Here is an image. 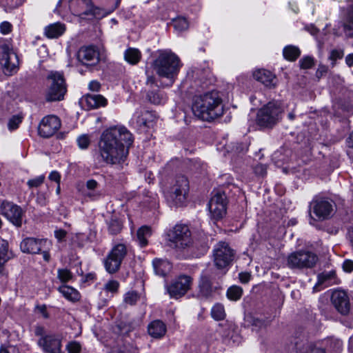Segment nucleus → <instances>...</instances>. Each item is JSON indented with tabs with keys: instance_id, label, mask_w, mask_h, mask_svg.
Listing matches in <instances>:
<instances>
[{
	"instance_id": "44",
	"label": "nucleus",
	"mask_w": 353,
	"mask_h": 353,
	"mask_svg": "<svg viewBox=\"0 0 353 353\" xmlns=\"http://www.w3.org/2000/svg\"><path fill=\"white\" fill-rule=\"evenodd\" d=\"M72 274L71 272L68 269H59L58 270V278L63 283L68 282L72 279Z\"/></svg>"
},
{
	"instance_id": "56",
	"label": "nucleus",
	"mask_w": 353,
	"mask_h": 353,
	"mask_svg": "<svg viewBox=\"0 0 353 353\" xmlns=\"http://www.w3.org/2000/svg\"><path fill=\"white\" fill-rule=\"evenodd\" d=\"M343 53L342 51L338 50H333L330 52V59L332 61H336L338 59H341L343 57Z\"/></svg>"
},
{
	"instance_id": "11",
	"label": "nucleus",
	"mask_w": 353,
	"mask_h": 353,
	"mask_svg": "<svg viewBox=\"0 0 353 353\" xmlns=\"http://www.w3.org/2000/svg\"><path fill=\"white\" fill-rule=\"evenodd\" d=\"M235 252L225 241L219 242L213 250L214 263L219 269H223L228 266L233 261Z\"/></svg>"
},
{
	"instance_id": "7",
	"label": "nucleus",
	"mask_w": 353,
	"mask_h": 353,
	"mask_svg": "<svg viewBox=\"0 0 353 353\" xmlns=\"http://www.w3.org/2000/svg\"><path fill=\"white\" fill-rule=\"evenodd\" d=\"M318 256L307 250H300L290 254L287 258V265L291 269H311L316 266Z\"/></svg>"
},
{
	"instance_id": "45",
	"label": "nucleus",
	"mask_w": 353,
	"mask_h": 353,
	"mask_svg": "<svg viewBox=\"0 0 353 353\" xmlns=\"http://www.w3.org/2000/svg\"><path fill=\"white\" fill-rule=\"evenodd\" d=\"M300 67L302 69H309L314 65V59L311 57L307 56L302 58L299 61Z\"/></svg>"
},
{
	"instance_id": "38",
	"label": "nucleus",
	"mask_w": 353,
	"mask_h": 353,
	"mask_svg": "<svg viewBox=\"0 0 353 353\" xmlns=\"http://www.w3.org/2000/svg\"><path fill=\"white\" fill-rule=\"evenodd\" d=\"M284 57L291 61H295L300 55V50L294 46H288L283 49Z\"/></svg>"
},
{
	"instance_id": "42",
	"label": "nucleus",
	"mask_w": 353,
	"mask_h": 353,
	"mask_svg": "<svg viewBox=\"0 0 353 353\" xmlns=\"http://www.w3.org/2000/svg\"><path fill=\"white\" fill-rule=\"evenodd\" d=\"M212 316L216 321H220L225 317V310L222 305H214L211 311Z\"/></svg>"
},
{
	"instance_id": "51",
	"label": "nucleus",
	"mask_w": 353,
	"mask_h": 353,
	"mask_svg": "<svg viewBox=\"0 0 353 353\" xmlns=\"http://www.w3.org/2000/svg\"><path fill=\"white\" fill-rule=\"evenodd\" d=\"M254 173L260 176H264L267 174V165L261 163H258L253 168Z\"/></svg>"
},
{
	"instance_id": "2",
	"label": "nucleus",
	"mask_w": 353,
	"mask_h": 353,
	"mask_svg": "<svg viewBox=\"0 0 353 353\" xmlns=\"http://www.w3.org/2000/svg\"><path fill=\"white\" fill-rule=\"evenodd\" d=\"M192 110L195 117L208 121L221 117L224 111L222 99L215 90L194 96Z\"/></svg>"
},
{
	"instance_id": "63",
	"label": "nucleus",
	"mask_w": 353,
	"mask_h": 353,
	"mask_svg": "<svg viewBox=\"0 0 353 353\" xmlns=\"http://www.w3.org/2000/svg\"><path fill=\"white\" fill-rule=\"evenodd\" d=\"M101 88V84L97 81H92L89 83V88L92 91H99Z\"/></svg>"
},
{
	"instance_id": "23",
	"label": "nucleus",
	"mask_w": 353,
	"mask_h": 353,
	"mask_svg": "<svg viewBox=\"0 0 353 353\" xmlns=\"http://www.w3.org/2000/svg\"><path fill=\"white\" fill-rule=\"evenodd\" d=\"M341 346V342L338 340L325 339L316 343L314 353H339Z\"/></svg>"
},
{
	"instance_id": "12",
	"label": "nucleus",
	"mask_w": 353,
	"mask_h": 353,
	"mask_svg": "<svg viewBox=\"0 0 353 353\" xmlns=\"http://www.w3.org/2000/svg\"><path fill=\"white\" fill-rule=\"evenodd\" d=\"M192 281L190 276L179 275L170 285H167V292L171 298H181L190 290Z\"/></svg>"
},
{
	"instance_id": "9",
	"label": "nucleus",
	"mask_w": 353,
	"mask_h": 353,
	"mask_svg": "<svg viewBox=\"0 0 353 353\" xmlns=\"http://www.w3.org/2000/svg\"><path fill=\"white\" fill-rule=\"evenodd\" d=\"M72 13L81 19H92L102 16L100 8L95 7L91 0H69Z\"/></svg>"
},
{
	"instance_id": "22",
	"label": "nucleus",
	"mask_w": 353,
	"mask_h": 353,
	"mask_svg": "<svg viewBox=\"0 0 353 353\" xmlns=\"http://www.w3.org/2000/svg\"><path fill=\"white\" fill-rule=\"evenodd\" d=\"M46 243V241L43 239L28 237L21 241L20 248L24 253L37 254L42 250Z\"/></svg>"
},
{
	"instance_id": "19",
	"label": "nucleus",
	"mask_w": 353,
	"mask_h": 353,
	"mask_svg": "<svg viewBox=\"0 0 353 353\" xmlns=\"http://www.w3.org/2000/svg\"><path fill=\"white\" fill-rule=\"evenodd\" d=\"M310 207V212H313L319 220L328 219L333 211L332 203L323 199H314Z\"/></svg>"
},
{
	"instance_id": "3",
	"label": "nucleus",
	"mask_w": 353,
	"mask_h": 353,
	"mask_svg": "<svg viewBox=\"0 0 353 353\" xmlns=\"http://www.w3.org/2000/svg\"><path fill=\"white\" fill-rule=\"evenodd\" d=\"M159 78L165 79L159 86L170 87L173 85L179 72L181 63L179 57L171 50H159L157 58L152 64Z\"/></svg>"
},
{
	"instance_id": "30",
	"label": "nucleus",
	"mask_w": 353,
	"mask_h": 353,
	"mask_svg": "<svg viewBox=\"0 0 353 353\" xmlns=\"http://www.w3.org/2000/svg\"><path fill=\"white\" fill-rule=\"evenodd\" d=\"M152 264L156 274L161 276H165L172 268L170 262L164 259H155Z\"/></svg>"
},
{
	"instance_id": "14",
	"label": "nucleus",
	"mask_w": 353,
	"mask_h": 353,
	"mask_svg": "<svg viewBox=\"0 0 353 353\" xmlns=\"http://www.w3.org/2000/svg\"><path fill=\"white\" fill-rule=\"evenodd\" d=\"M77 61L87 68L96 66L100 61V54L94 46H81L76 54Z\"/></svg>"
},
{
	"instance_id": "36",
	"label": "nucleus",
	"mask_w": 353,
	"mask_h": 353,
	"mask_svg": "<svg viewBox=\"0 0 353 353\" xmlns=\"http://www.w3.org/2000/svg\"><path fill=\"white\" fill-rule=\"evenodd\" d=\"M343 26L346 36L353 37V9L347 11Z\"/></svg>"
},
{
	"instance_id": "40",
	"label": "nucleus",
	"mask_w": 353,
	"mask_h": 353,
	"mask_svg": "<svg viewBox=\"0 0 353 353\" xmlns=\"http://www.w3.org/2000/svg\"><path fill=\"white\" fill-rule=\"evenodd\" d=\"M243 290L241 287L233 285L227 291V296L232 301H237L241 299Z\"/></svg>"
},
{
	"instance_id": "58",
	"label": "nucleus",
	"mask_w": 353,
	"mask_h": 353,
	"mask_svg": "<svg viewBox=\"0 0 353 353\" xmlns=\"http://www.w3.org/2000/svg\"><path fill=\"white\" fill-rule=\"evenodd\" d=\"M85 195L90 198L92 200H97L98 199H99L102 194L99 192V191H96V190H94V191H90L89 190V192L88 193L85 194Z\"/></svg>"
},
{
	"instance_id": "24",
	"label": "nucleus",
	"mask_w": 353,
	"mask_h": 353,
	"mask_svg": "<svg viewBox=\"0 0 353 353\" xmlns=\"http://www.w3.org/2000/svg\"><path fill=\"white\" fill-rule=\"evenodd\" d=\"M254 78L269 88L276 85L275 76L266 70H258L253 73Z\"/></svg>"
},
{
	"instance_id": "6",
	"label": "nucleus",
	"mask_w": 353,
	"mask_h": 353,
	"mask_svg": "<svg viewBox=\"0 0 353 353\" xmlns=\"http://www.w3.org/2000/svg\"><path fill=\"white\" fill-rule=\"evenodd\" d=\"M189 190V181L184 175L176 176L166 192V198L172 205H183Z\"/></svg>"
},
{
	"instance_id": "52",
	"label": "nucleus",
	"mask_w": 353,
	"mask_h": 353,
	"mask_svg": "<svg viewBox=\"0 0 353 353\" xmlns=\"http://www.w3.org/2000/svg\"><path fill=\"white\" fill-rule=\"evenodd\" d=\"M116 329L117 330H115V332L121 334H125L131 331L132 327L130 325H126V323L121 322L117 325Z\"/></svg>"
},
{
	"instance_id": "57",
	"label": "nucleus",
	"mask_w": 353,
	"mask_h": 353,
	"mask_svg": "<svg viewBox=\"0 0 353 353\" xmlns=\"http://www.w3.org/2000/svg\"><path fill=\"white\" fill-rule=\"evenodd\" d=\"M98 185V183L97 182V181L94 179H90L86 182V188L88 190L90 191L95 190L97 188Z\"/></svg>"
},
{
	"instance_id": "25",
	"label": "nucleus",
	"mask_w": 353,
	"mask_h": 353,
	"mask_svg": "<svg viewBox=\"0 0 353 353\" xmlns=\"http://www.w3.org/2000/svg\"><path fill=\"white\" fill-rule=\"evenodd\" d=\"M166 331V325L161 320H154L148 325V332L154 339L162 338Z\"/></svg>"
},
{
	"instance_id": "50",
	"label": "nucleus",
	"mask_w": 353,
	"mask_h": 353,
	"mask_svg": "<svg viewBox=\"0 0 353 353\" xmlns=\"http://www.w3.org/2000/svg\"><path fill=\"white\" fill-rule=\"evenodd\" d=\"M77 142L80 148L86 149L90 143V139L88 135L83 134L78 138Z\"/></svg>"
},
{
	"instance_id": "16",
	"label": "nucleus",
	"mask_w": 353,
	"mask_h": 353,
	"mask_svg": "<svg viewBox=\"0 0 353 353\" xmlns=\"http://www.w3.org/2000/svg\"><path fill=\"white\" fill-rule=\"evenodd\" d=\"M1 49L2 57L0 63L3 71L6 75H12L13 72H16L17 68V56L8 45H3Z\"/></svg>"
},
{
	"instance_id": "28",
	"label": "nucleus",
	"mask_w": 353,
	"mask_h": 353,
	"mask_svg": "<svg viewBox=\"0 0 353 353\" xmlns=\"http://www.w3.org/2000/svg\"><path fill=\"white\" fill-rule=\"evenodd\" d=\"M65 31V26L61 23H54L48 26L45 28V34L48 38H57Z\"/></svg>"
},
{
	"instance_id": "13",
	"label": "nucleus",
	"mask_w": 353,
	"mask_h": 353,
	"mask_svg": "<svg viewBox=\"0 0 353 353\" xmlns=\"http://www.w3.org/2000/svg\"><path fill=\"white\" fill-rule=\"evenodd\" d=\"M228 199L225 192L216 191L210 199L208 208L213 219L219 220L226 214Z\"/></svg>"
},
{
	"instance_id": "27",
	"label": "nucleus",
	"mask_w": 353,
	"mask_h": 353,
	"mask_svg": "<svg viewBox=\"0 0 353 353\" xmlns=\"http://www.w3.org/2000/svg\"><path fill=\"white\" fill-rule=\"evenodd\" d=\"M83 102H85L89 108H98L107 104L106 99L100 94H87Z\"/></svg>"
},
{
	"instance_id": "61",
	"label": "nucleus",
	"mask_w": 353,
	"mask_h": 353,
	"mask_svg": "<svg viewBox=\"0 0 353 353\" xmlns=\"http://www.w3.org/2000/svg\"><path fill=\"white\" fill-rule=\"evenodd\" d=\"M343 270L347 272H350L353 270V261L351 260H345L343 264Z\"/></svg>"
},
{
	"instance_id": "26",
	"label": "nucleus",
	"mask_w": 353,
	"mask_h": 353,
	"mask_svg": "<svg viewBox=\"0 0 353 353\" xmlns=\"http://www.w3.org/2000/svg\"><path fill=\"white\" fill-rule=\"evenodd\" d=\"M199 296L208 299L210 297L213 293V288L212 282L208 276H202L200 279L199 284Z\"/></svg>"
},
{
	"instance_id": "48",
	"label": "nucleus",
	"mask_w": 353,
	"mask_h": 353,
	"mask_svg": "<svg viewBox=\"0 0 353 353\" xmlns=\"http://www.w3.org/2000/svg\"><path fill=\"white\" fill-rule=\"evenodd\" d=\"M21 121H22L21 117H19L17 115L13 116L8 121V128L10 130L17 129L18 128L19 125L21 123Z\"/></svg>"
},
{
	"instance_id": "18",
	"label": "nucleus",
	"mask_w": 353,
	"mask_h": 353,
	"mask_svg": "<svg viewBox=\"0 0 353 353\" xmlns=\"http://www.w3.org/2000/svg\"><path fill=\"white\" fill-rule=\"evenodd\" d=\"M61 127L60 119L54 115H49L43 118L38 127L39 134L43 138H49L54 135Z\"/></svg>"
},
{
	"instance_id": "8",
	"label": "nucleus",
	"mask_w": 353,
	"mask_h": 353,
	"mask_svg": "<svg viewBox=\"0 0 353 353\" xmlns=\"http://www.w3.org/2000/svg\"><path fill=\"white\" fill-rule=\"evenodd\" d=\"M50 85L46 94L47 101H61L63 99L67 91L65 79L63 73L51 71L48 77Z\"/></svg>"
},
{
	"instance_id": "60",
	"label": "nucleus",
	"mask_w": 353,
	"mask_h": 353,
	"mask_svg": "<svg viewBox=\"0 0 353 353\" xmlns=\"http://www.w3.org/2000/svg\"><path fill=\"white\" fill-rule=\"evenodd\" d=\"M49 179L55 181L57 184H60L61 175L57 171H52L49 175Z\"/></svg>"
},
{
	"instance_id": "53",
	"label": "nucleus",
	"mask_w": 353,
	"mask_h": 353,
	"mask_svg": "<svg viewBox=\"0 0 353 353\" xmlns=\"http://www.w3.org/2000/svg\"><path fill=\"white\" fill-rule=\"evenodd\" d=\"M119 283L118 281L112 280L108 281L105 285V289L111 292H116L118 290Z\"/></svg>"
},
{
	"instance_id": "20",
	"label": "nucleus",
	"mask_w": 353,
	"mask_h": 353,
	"mask_svg": "<svg viewBox=\"0 0 353 353\" xmlns=\"http://www.w3.org/2000/svg\"><path fill=\"white\" fill-rule=\"evenodd\" d=\"M331 301L336 310L342 315L350 312V303L346 292L343 290H335L331 296Z\"/></svg>"
},
{
	"instance_id": "43",
	"label": "nucleus",
	"mask_w": 353,
	"mask_h": 353,
	"mask_svg": "<svg viewBox=\"0 0 353 353\" xmlns=\"http://www.w3.org/2000/svg\"><path fill=\"white\" fill-rule=\"evenodd\" d=\"M139 296L136 292H128L125 294L124 297V302L126 304L133 305L136 304L137 301L139 300Z\"/></svg>"
},
{
	"instance_id": "21",
	"label": "nucleus",
	"mask_w": 353,
	"mask_h": 353,
	"mask_svg": "<svg viewBox=\"0 0 353 353\" xmlns=\"http://www.w3.org/2000/svg\"><path fill=\"white\" fill-rule=\"evenodd\" d=\"M316 343H310L306 337L296 339L288 346L290 353H314Z\"/></svg>"
},
{
	"instance_id": "39",
	"label": "nucleus",
	"mask_w": 353,
	"mask_h": 353,
	"mask_svg": "<svg viewBox=\"0 0 353 353\" xmlns=\"http://www.w3.org/2000/svg\"><path fill=\"white\" fill-rule=\"evenodd\" d=\"M123 228L122 222L117 217H112L108 222V230L110 234L116 235L119 234Z\"/></svg>"
},
{
	"instance_id": "29",
	"label": "nucleus",
	"mask_w": 353,
	"mask_h": 353,
	"mask_svg": "<svg viewBox=\"0 0 353 353\" xmlns=\"http://www.w3.org/2000/svg\"><path fill=\"white\" fill-rule=\"evenodd\" d=\"M156 117L152 112L144 111L138 117L137 123L140 127L150 128L153 126Z\"/></svg>"
},
{
	"instance_id": "17",
	"label": "nucleus",
	"mask_w": 353,
	"mask_h": 353,
	"mask_svg": "<svg viewBox=\"0 0 353 353\" xmlns=\"http://www.w3.org/2000/svg\"><path fill=\"white\" fill-rule=\"evenodd\" d=\"M61 339L59 334H45L39 339L38 345L47 353H64L61 350Z\"/></svg>"
},
{
	"instance_id": "33",
	"label": "nucleus",
	"mask_w": 353,
	"mask_h": 353,
	"mask_svg": "<svg viewBox=\"0 0 353 353\" xmlns=\"http://www.w3.org/2000/svg\"><path fill=\"white\" fill-rule=\"evenodd\" d=\"M152 235L151 228L148 225L141 226L137 232V240L141 247L148 245V238Z\"/></svg>"
},
{
	"instance_id": "47",
	"label": "nucleus",
	"mask_w": 353,
	"mask_h": 353,
	"mask_svg": "<svg viewBox=\"0 0 353 353\" xmlns=\"http://www.w3.org/2000/svg\"><path fill=\"white\" fill-rule=\"evenodd\" d=\"M44 179H45L44 175H41L34 179H30L27 182V185H28V187L30 188H37V187L40 186L43 183Z\"/></svg>"
},
{
	"instance_id": "59",
	"label": "nucleus",
	"mask_w": 353,
	"mask_h": 353,
	"mask_svg": "<svg viewBox=\"0 0 353 353\" xmlns=\"http://www.w3.org/2000/svg\"><path fill=\"white\" fill-rule=\"evenodd\" d=\"M66 231L62 229L57 230L54 232L55 237L58 239L59 241H63L66 236Z\"/></svg>"
},
{
	"instance_id": "10",
	"label": "nucleus",
	"mask_w": 353,
	"mask_h": 353,
	"mask_svg": "<svg viewBox=\"0 0 353 353\" xmlns=\"http://www.w3.org/2000/svg\"><path fill=\"white\" fill-rule=\"evenodd\" d=\"M127 253L128 250L125 244L115 245L103 260L105 270L110 274L117 272Z\"/></svg>"
},
{
	"instance_id": "1",
	"label": "nucleus",
	"mask_w": 353,
	"mask_h": 353,
	"mask_svg": "<svg viewBox=\"0 0 353 353\" xmlns=\"http://www.w3.org/2000/svg\"><path fill=\"white\" fill-rule=\"evenodd\" d=\"M133 141L132 134L125 127L110 128L101 136L99 143L100 155L108 164L121 163L126 159Z\"/></svg>"
},
{
	"instance_id": "55",
	"label": "nucleus",
	"mask_w": 353,
	"mask_h": 353,
	"mask_svg": "<svg viewBox=\"0 0 353 353\" xmlns=\"http://www.w3.org/2000/svg\"><path fill=\"white\" fill-rule=\"evenodd\" d=\"M12 25L7 21L1 23L0 25V30L3 34H8L11 31Z\"/></svg>"
},
{
	"instance_id": "32",
	"label": "nucleus",
	"mask_w": 353,
	"mask_h": 353,
	"mask_svg": "<svg viewBox=\"0 0 353 353\" xmlns=\"http://www.w3.org/2000/svg\"><path fill=\"white\" fill-rule=\"evenodd\" d=\"M336 274L334 271L322 272L318 275V281L314 287V291H319V287L327 283L326 286L331 285V281L335 278Z\"/></svg>"
},
{
	"instance_id": "4",
	"label": "nucleus",
	"mask_w": 353,
	"mask_h": 353,
	"mask_svg": "<svg viewBox=\"0 0 353 353\" xmlns=\"http://www.w3.org/2000/svg\"><path fill=\"white\" fill-rule=\"evenodd\" d=\"M283 112L284 110L279 101H269L259 109L256 123L261 129H272L281 120Z\"/></svg>"
},
{
	"instance_id": "15",
	"label": "nucleus",
	"mask_w": 353,
	"mask_h": 353,
	"mask_svg": "<svg viewBox=\"0 0 353 353\" xmlns=\"http://www.w3.org/2000/svg\"><path fill=\"white\" fill-rule=\"evenodd\" d=\"M1 213L14 225L20 228L22 225L24 212L21 208L12 202L3 201L0 207Z\"/></svg>"
},
{
	"instance_id": "34",
	"label": "nucleus",
	"mask_w": 353,
	"mask_h": 353,
	"mask_svg": "<svg viewBox=\"0 0 353 353\" xmlns=\"http://www.w3.org/2000/svg\"><path fill=\"white\" fill-rule=\"evenodd\" d=\"M8 243L0 238V273L3 272L4 265L9 260L8 255Z\"/></svg>"
},
{
	"instance_id": "35",
	"label": "nucleus",
	"mask_w": 353,
	"mask_h": 353,
	"mask_svg": "<svg viewBox=\"0 0 353 353\" xmlns=\"http://www.w3.org/2000/svg\"><path fill=\"white\" fill-rule=\"evenodd\" d=\"M146 99L150 103L154 105H159L165 101V94L159 90L149 91L147 93Z\"/></svg>"
},
{
	"instance_id": "49",
	"label": "nucleus",
	"mask_w": 353,
	"mask_h": 353,
	"mask_svg": "<svg viewBox=\"0 0 353 353\" xmlns=\"http://www.w3.org/2000/svg\"><path fill=\"white\" fill-rule=\"evenodd\" d=\"M66 350L68 353H79L81 352V347L79 343L77 341H71L67 345Z\"/></svg>"
},
{
	"instance_id": "62",
	"label": "nucleus",
	"mask_w": 353,
	"mask_h": 353,
	"mask_svg": "<svg viewBox=\"0 0 353 353\" xmlns=\"http://www.w3.org/2000/svg\"><path fill=\"white\" fill-rule=\"evenodd\" d=\"M251 275L248 272H241L239 274V279L241 283H247L250 279Z\"/></svg>"
},
{
	"instance_id": "46",
	"label": "nucleus",
	"mask_w": 353,
	"mask_h": 353,
	"mask_svg": "<svg viewBox=\"0 0 353 353\" xmlns=\"http://www.w3.org/2000/svg\"><path fill=\"white\" fill-rule=\"evenodd\" d=\"M252 325L259 329L265 328L270 324V321L268 319H262L259 318H254L252 319Z\"/></svg>"
},
{
	"instance_id": "41",
	"label": "nucleus",
	"mask_w": 353,
	"mask_h": 353,
	"mask_svg": "<svg viewBox=\"0 0 353 353\" xmlns=\"http://www.w3.org/2000/svg\"><path fill=\"white\" fill-rule=\"evenodd\" d=\"M173 26L176 30L181 32L187 30L189 24L185 18L180 17L173 20Z\"/></svg>"
},
{
	"instance_id": "64",
	"label": "nucleus",
	"mask_w": 353,
	"mask_h": 353,
	"mask_svg": "<svg viewBox=\"0 0 353 353\" xmlns=\"http://www.w3.org/2000/svg\"><path fill=\"white\" fill-rule=\"evenodd\" d=\"M345 62L350 67L353 65V54H348L345 58Z\"/></svg>"
},
{
	"instance_id": "31",
	"label": "nucleus",
	"mask_w": 353,
	"mask_h": 353,
	"mask_svg": "<svg viewBox=\"0 0 353 353\" xmlns=\"http://www.w3.org/2000/svg\"><path fill=\"white\" fill-rule=\"evenodd\" d=\"M124 59L130 64L136 65L141 59V53L137 48H129L124 52Z\"/></svg>"
},
{
	"instance_id": "5",
	"label": "nucleus",
	"mask_w": 353,
	"mask_h": 353,
	"mask_svg": "<svg viewBox=\"0 0 353 353\" xmlns=\"http://www.w3.org/2000/svg\"><path fill=\"white\" fill-rule=\"evenodd\" d=\"M169 247L178 250L190 248L193 244L192 234L186 225H176L167 232Z\"/></svg>"
},
{
	"instance_id": "37",
	"label": "nucleus",
	"mask_w": 353,
	"mask_h": 353,
	"mask_svg": "<svg viewBox=\"0 0 353 353\" xmlns=\"http://www.w3.org/2000/svg\"><path fill=\"white\" fill-rule=\"evenodd\" d=\"M59 291L64 297L70 301H75L79 299L80 296L79 292L73 288L68 285H63L59 287Z\"/></svg>"
},
{
	"instance_id": "54",
	"label": "nucleus",
	"mask_w": 353,
	"mask_h": 353,
	"mask_svg": "<svg viewBox=\"0 0 353 353\" xmlns=\"http://www.w3.org/2000/svg\"><path fill=\"white\" fill-rule=\"evenodd\" d=\"M327 72V67L325 65H319L316 72V77L318 79H320Z\"/></svg>"
}]
</instances>
